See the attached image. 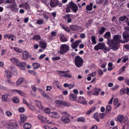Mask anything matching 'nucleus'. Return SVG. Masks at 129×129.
<instances>
[{"instance_id":"1","label":"nucleus","mask_w":129,"mask_h":129,"mask_svg":"<svg viewBox=\"0 0 129 129\" xmlns=\"http://www.w3.org/2000/svg\"><path fill=\"white\" fill-rule=\"evenodd\" d=\"M122 37L125 40H121V36L120 35H116L114 36L112 40L111 39L108 40L107 43L109 47H111L113 50H116L118 49L119 44L120 43H125L129 41L126 40L129 37V34H127L126 31L123 33Z\"/></svg>"},{"instance_id":"2","label":"nucleus","mask_w":129,"mask_h":129,"mask_svg":"<svg viewBox=\"0 0 129 129\" xmlns=\"http://www.w3.org/2000/svg\"><path fill=\"white\" fill-rule=\"evenodd\" d=\"M61 114L63 116L61 117V119L62 121L65 123H68L70 121V118L72 117L70 114L65 111L62 112Z\"/></svg>"},{"instance_id":"3","label":"nucleus","mask_w":129,"mask_h":129,"mask_svg":"<svg viewBox=\"0 0 129 129\" xmlns=\"http://www.w3.org/2000/svg\"><path fill=\"white\" fill-rule=\"evenodd\" d=\"M7 127L9 128L16 129L18 127L17 122L15 119L10 120L7 124Z\"/></svg>"},{"instance_id":"4","label":"nucleus","mask_w":129,"mask_h":129,"mask_svg":"<svg viewBox=\"0 0 129 129\" xmlns=\"http://www.w3.org/2000/svg\"><path fill=\"white\" fill-rule=\"evenodd\" d=\"M94 50L98 51L100 49H103L107 51H109L110 49L107 47L104 43H99L94 47Z\"/></svg>"},{"instance_id":"5","label":"nucleus","mask_w":129,"mask_h":129,"mask_svg":"<svg viewBox=\"0 0 129 129\" xmlns=\"http://www.w3.org/2000/svg\"><path fill=\"white\" fill-rule=\"evenodd\" d=\"M74 61L75 65L78 67H81L83 63V59L79 56L75 57Z\"/></svg>"},{"instance_id":"6","label":"nucleus","mask_w":129,"mask_h":129,"mask_svg":"<svg viewBox=\"0 0 129 129\" xmlns=\"http://www.w3.org/2000/svg\"><path fill=\"white\" fill-rule=\"evenodd\" d=\"M57 71L58 72L59 75L61 77L69 78L72 77L71 74H67L69 72V71L68 70L66 71L58 70Z\"/></svg>"},{"instance_id":"7","label":"nucleus","mask_w":129,"mask_h":129,"mask_svg":"<svg viewBox=\"0 0 129 129\" xmlns=\"http://www.w3.org/2000/svg\"><path fill=\"white\" fill-rule=\"evenodd\" d=\"M69 49L68 46L65 44L62 45L60 47V50L58 52L61 54H63L67 52Z\"/></svg>"},{"instance_id":"8","label":"nucleus","mask_w":129,"mask_h":129,"mask_svg":"<svg viewBox=\"0 0 129 129\" xmlns=\"http://www.w3.org/2000/svg\"><path fill=\"white\" fill-rule=\"evenodd\" d=\"M39 119L42 122L48 124H51L52 122L47 118L44 117L42 115H38V116Z\"/></svg>"},{"instance_id":"9","label":"nucleus","mask_w":129,"mask_h":129,"mask_svg":"<svg viewBox=\"0 0 129 129\" xmlns=\"http://www.w3.org/2000/svg\"><path fill=\"white\" fill-rule=\"evenodd\" d=\"M56 105L58 107L61 106H70V104L68 102H66L58 100L55 101Z\"/></svg>"},{"instance_id":"10","label":"nucleus","mask_w":129,"mask_h":129,"mask_svg":"<svg viewBox=\"0 0 129 129\" xmlns=\"http://www.w3.org/2000/svg\"><path fill=\"white\" fill-rule=\"evenodd\" d=\"M70 7L72 11L74 13H76L78 10V7L76 4H74L72 2L70 3Z\"/></svg>"},{"instance_id":"11","label":"nucleus","mask_w":129,"mask_h":129,"mask_svg":"<svg viewBox=\"0 0 129 129\" xmlns=\"http://www.w3.org/2000/svg\"><path fill=\"white\" fill-rule=\"evenodd\" d=\"M49 116L51 117L54 118H58L60 117L59 113L56 112H53L49 113Z\"/></svg>"},{"instance_id":"12","label":"nucleus","mask_w":129,"mask_h":129,"mask_svg":"<svg viewBox=\"0 0 129 129\" xmlns=\"http://www.w3.org/2000/svg\"><path fill=\"white\" fill-rule=\"evenodd\" d=\"M75 17L74 16L70 14H67L64 16L65 18L67 19V21L68 23L70 22L72 19H74Z\"/></svg>"},{"instance_id":"13","label":"nucleus","mask_w":129,"mask_h":129,"mask_svg":"<svg viewBox=\"0 0 129 129\" xmlns=\"http://www.w3.org/2000/svg\"><path fill=\"white\" fill-rule=\"evenodd\" d=\"M58 0H51L50 2V5L52 7H56L58 4Z\"/></svg>"},{"instance_id":"14","label":"nucleus","mask_w":129,"mask_h":129,"mask_svg":"<svg viewBox=\"0 0 129 129\" xmlns=\"http://www.w3.org/2000/svg\"><path fill=\"white\" fill-rule=\"evenodd\" d=\"M126 91H125V89L124 88H122L120 90V94L121 95H122L125 94L126 92L127 94L128 95L129 93V88L128 87L126 88Z\"/></svg>"},{"instance_id":"15","label":"nucleus","mask_w":129,"mask_h":129,"mask_svg":"<svg viewBox=\"0 0 129 129\" xmlns=\"http://www.w3.org/2000/svg\"><path fill=\"white\" fill-rule=\"evenodd\" d=\"M12 93L14 94H16V93H17L19 95L23 96H24L25 95V93L21 90L13 89L12 90Z\"/></svg>"},{"instance_id":"16","label":"nucleus","mask_w":129,"mask_h":129,"mask_svg":"<svg viewBox=\"0 0 129 129\" xmlns=\"http://www.w3.org/2000/svg\"><path fill=\"white\" fill-rule=\"evenodd\" d=\"M117 119L119 122H121L123 120L125 121V120L126 121H127L128 118L126 116L123 117V115H120L117 117Z\"/></svg>"},{"instance_id":"17","label":"nucleus","mask_w":129,"mask_h":129,"mask_svg":"<svg viewBox=\"0 0 129 129\" xmlns=\"http://www.w3.org/2000/svg\"><path fill=\"white\" fill-rule=\"evenodd\" d=\"M77 102L83 104H86V102L85 99L83 96H79L77 100Z\"/></svg>"},{"instance_id":"18","label":"nucleus","mask_w":129,"mask_h":129,"mask_svg":"<svg viewBox=\"0 0 129 129\" xmlns=\"http://www.w3.org/2000/svg\"><path fill=\"white\" fill-rule=\"evenodd\" d=\"M80 42V40L76 41L72 44L71 45V46L72 48L75 49L77 47L78 45Z\"/></svg>"},{"instance_id":"19","label":"nucleus","mask_w":129,"mask_h":129,"mask_svg":"<svg viewBox=\"0 0 129 129\" xmlns=\"http://www.w3.org/2000/svg\"><path fill=\"white\" fill-rule=\"evenodd\" d=\"M35 104L36 106L38 107L40 109L42 110L43 109L42 106L41 105V102L38 100H36L35 101Z\"/></svg>"},{"instance_id":"20","label":"nucleus","mask_w":129,"mask_h":129,"mask_svg":"<svg viewBox=\"0 0 129 129\" xmlns=\"http://www.w3.org/2000/svg\"><path fill=\"white\" fill-rule=\"evenodd\" d=\"M8 8H10L13 11L15 12H17L18 11V8L17 7V5L16 4L10 5Z\"/></svg>"},{"instance_id":"21","label":"nucleus","mask_w":129,"mask_h":129,"mask_svg":"<svg viewBox=\"0 0 129 129\" xmlns=\"http://www.w3.org/2000/svg\"><path fill=\"white\" fill-rule=\"evenodd\" d=\"M23 58L24 60L26 59L28 57V52L26 51H24L22 52Z\"/></svg>"},{"instance_id":"22","label":"nucleus","mask_w":129,"mask_h":129,"mask_svg":"<svg viewBox=\"0 0 129 129\" xmlns=\"http://www.w3.org/2000/svg\"><path fill=\"white\" fill-rule=\"evenodd\" d=\"M60 41L62 42H65L68 41L67 38L64 36L63 34L60 35Z\"/></svg>"},{"instance_id":"23","label":"nucleus","mask_w":129,"mask_h":129,"mask_svg":"<svg viewBox=\"0 0 129 129\" xmlns=\"http://www.w3.org/2000/svg\"><path fill=\"white\" fill-rule=\"evenodd\" d=\"M10 59L11 61L15 64L16 66L17 65V64H18V63H19L18 59L15 58Z\"/></svg>"},{"instance_id":"24","label":"nucleus","mask_w":129,"mask_h":129,"mask_svg":"<svg viewBox=\"0 0 129 129\" xmlns=\"http://www.w3.org/2000/svg\"><path fill=\"white\" fill-rule=\"evenodd\" d=\"M71 29L73 31H76L78 30L80 27L76 25H71L70 26Z\"/></svg>"},{"instance_id":"25","label":"nucleus","mask_w":129,"mask_h":129,"mask_svg":"<svg viewBox=\"0 0 129 129\" xmlns=\"http://www.w3.org/2000/svg\"><path fill=\"white\" fill-rule=\"evenodd\" d=\"M70 99L73 101L75 100L77 98V95L73 93L70 94L69 95Z\"/></svg>"},{"instance_id":"26","label":"nucleus","mask_w":129,"mask_h":129,"mask_svg":"<svg viewBox=\"0 0 129 129\" xmlns=\"http://www.w3.org/2000/svg\"><path fill=\"white\" fill-rule=\"evenodd\" d=\"M26 116L24 114H20V119L21 122H24L26 120Z\"/></svg>"},{"instance_id":"27","label":"nucleus","mask_w":129,"mask_h":129,"mask_svg":"<svg viewBox=\"0 0 129 129\" xmlns=\"http://www.w3.org/2000/svg\"><path fill=\"white\" fill-rule=\"evenodd\" d=\"M118 102V100L117 99H115L113 102V104L115 106H116V108H117L119 107L121 104L120 103H118L117 104Z\"/></svg>"},{"instance_id":"28","label":"nucleus","mask_w":129,"mask_h":129,"mask_svg":"<svg viewBox=\"0 0 129 129\" xmlns=\"http://www.w3.org/2000/svg\"><path fill=\"white\" fill-rule=\"evenodd\" d=\"M101 90L100 88H96L94 92L92 93V94L94 95H98Z\"/></svg>"},{"instance_id":"29","label":"nucleus","mask_w":129,"mask_h":129,"mask_svg":"<svg viewBox=\"0 0 129 129\" xmlns=\"http://www.w3.org/2000/svg\"><path fill=\"white\" fill-rule=\"evenodd\" d=\"M5 72L7 78H10L11 77L12 74L10 71L8 70H6Z\"/></svg>"},{"instance_id":"30","label":"nucleus","mask_w":129,"mask_h":129,"mask_svg":"<svg viewBox=\"0 0 129 129\" xmlns=\"http://www.w3.org/2000/svg\"><path fill=\"white\" fill-rule=\"evenodd\" d=\"M53 84L54 85H55L58 89H61V86L60 83L58 81H56L54 82L53 83Z\"/></svg>"},{"instance_id":"31","label":"nucleus","mask_w":129,"mask_h":129,"mask_svg":"<svg viewBox=\"0 0 129 129\" xmlns=\"http://www.w3.org/2000/svg\"><path fill=\"white\" fill-rule=\"evenodd\" d=\"M24 78H19L17 81L16 86L19 85L21 83H22L23 80Z\"/></svg>"},{"instance_id":"32","label":"nucleus","mask_w":129,"mask_h":129,"mask_svg":"<svg viewBox=\"0 0 129 129\" xmlns=\"http://www.w3.org/2000/svg\"><path fill=\"white\" fill-rule=\"evenodd\" d=\"M93 4L90 3V4L87 6L86 7V8L87 11H90L92 9V6Z\"/></svg>"},{"instance_id":"33","label":"nucleus","mask_w":129,"mask_h":129,"mask_svg":"<svg viewBox=\"0 0 129 129\" xmlns=\"http://www.w3.org/2000/svg\"><path fill=\"white\" fill-rule=\"evenodd\" d=\"M23 127L25 129H30L31 128V125L29 123H26L24 124Z\"/></svg>"},{"instance_id":"34","label":"nucleus","mask_w":129,"mask_h":129,"mask_svg":"<svg viewBox=\"0 0 129 129\" xmlns=\"http://www.w3.org/2000/svg\"><path fill=\"white\" fill-rule=\"evenodd\" d=\"M110 37V33L109 32H106L104 35V38L107 39L108 40L109 39V38Z\"/></svg>"},{"instance_id":"35","label":"nucleus","mask_w":129,"mask_h":129,"mask_svg":"<svg viewBox=\"0 0 129 129\" xmlns=\"http://www.w3.org/2000/svg\"><path fill=\"white\" fill-rule=\"evenodd\" d=\"M85 121V119L83 117H80L78 118L77 119V122H84Z\"/></svg>"},{"instance_id":"36","label":"nucleus","mask_w":129,"mask_h":129,"mask_svg":"<svg viewBox=\"0 0 129 129\" xmlns=\"http://www.w3.org/2000/svg\"><path fill=\"white\" fill-rule=\"evenodd\" d=\"M95 110V107H93L90 109L89 110H88L86 113V114L87 115H89L90 114L93 112H94Z\"/></svg>"},{"instance_id":"37","label":"nucleus","mask_w":129,"mask_h":129,"mask_svg":"<svg viewBox=\"0 0 129 129\" xmlns=\"http://www.w3.org/2000/svg\"><path fill=\"white\" fill-rule=\"evenodd\" d=\"M9 94L8 93L6 94L3 95L2 98V100L3 101H7L8 96Z\"/></svg>"},{"instance_id":"38","label":"nucleus","mask_w":129,"mask_h":129,"mask_svg":"<svg viewBox=\"0 0 129 129\" xmlns=\"http://www.w3.org/2000/svg\"><path fill=\"white\" fill-rule=\"evenodd\" d=\"M13 102L15 103H18L19 102V100L18 98L16 97H13L12 99Z\"/></svg>"},{"instance_id":"39","label":"nucleus","mask_w":129,"mask_h":129,"mask_svg":"<svg viewBox=\"0 0 129 129\" xmlns=\"http://www.w3.org/2000/svg\"><path fill=\"white\" fill-rule=\"evenodd\" d=\"M26 65V63L25 62H19L18 63L17 66L19 67H25Z\"/></svg>"},{"instance_id":"40","label":"nucleus","mask_w":129,"mask_h":129,"mask_svg":"<svg viewBox=\"0 0 129 129\" xmlns=\"http://www.w3.org/2000/svg\"><path fill=\"white\" fill-rule=\"evenodd\" d=\"M40 45L41 47L45 49L46 47V43L43 42H41L40 43Z\"/></svg>"},{"instance_id":"41","label":"nucleus","mask_w":129,"mask_h":129,"mask_svg":"<svg viewBox=\"0 0 129 129\" xmlns=\"http://www.w3.org/2000/svg\"><path fill=\"white\" fill-rule=\"evenodd\" d=\"M108 70L109 71L113 69V64L112 63L110 62L108 63Z\"/></svg>"},{"instance_id":"42","label":"nucleus","mask_w":129,"mask_h":129,"mask_svg":"<svg viewBox=\"0 0 129 129\" xmlns=\"http://www.w3.org/2000/svg\"><path fill=\"white\" fill-rule=\"evenodd\" d=\"M13 49L14 51L18 53H20L22 51V50L17 47H14Z\"/></svg>"},{"instance_id":"43","label":"nucleus","mask_w":129,"mask_h":129,"mask_svg":"<svg viewBox=\"0 0 129 129\" xmlns=\"http://www.w3.org/2000/svg\"><path fill=\"white\" fill-rule=\"evenodd\" d=\"M14 37V36L12 34H7L5 35L4 37L5 39L7 38H8L9 39H10L12 37Z\"/></svg>"},{"instance_id":"44","label":"nucleus","mask_w":129,"mask_h":129,"mask_svg":"<svg viewBox=\"0 0 129 129\" xmlns=\"http://www.w3.org/2000/svg\"><path fill=\"white\" fill-rule=\"evenodd\" d=\"M105 28L103 27H102L100 28V29L99 31V33L100 34H103L104 32L105 31Z\"/></svg>"},{"instance_id":"45","label":"nucleus","mask_w":129,"mask_h":129,"mask_svg":"<svg viewBox=\"0 0 129 129\" xmlns=\"http://www.w3.org/2000/svg\"><path fill=\"white\" fill-rule=\"evenodd\" d=\"M28 106L30 109L32 111H35L36 110L35 107L32 105L29 104Z\"/></svg>"},{"instance_id":"46","label":"nucleus","mask_w":129,"mask_h":129,"mask_svg":"<svg viewBox=\"0 0 129 129\" xmlns=\"http://www.w3.org/2000/svg\"><path fill=\"white\" fill-rule=\"evenodd\" d=\"M61 27L62 28L65 30L66 31L69 32L70 31L69 28L67 26H64L63 25H62Z\"/></svg>"},{"instance_id":"47","label":"nucleus","mask_w":129,"mask_h":129,"mask_svg":"<svg viewBox=\"0 0 129 129\" xmlns=\"http://www.w3.org/2000/svg\"><path fill=\"white\" fill-rule=\"evenodd\" d=\"M40 39V36L38 35L34 36L33 38V39L36 41L39 40Z\"/></svg>"},{"instance_id":"48","label":"nucleus","mask_w":129,"mask_h":129,"mask_svg":"<svg viewBox=\"0 0 129 129\" xmlns=\"http://www.w3.org/2000/svg\"><path fill=\"white\" fill-rule=\"evenodd\" d=\"M119 20L120 21H123L125 20H127V16H124L122 17H120L119 18Z\"/></svg>"},{"instance_id":"49","label":"nucleus","mask_w":129,"mask_h":129,"mask_svg":"<svg viewBox=\"0 0 129 129\" xmlns=\"http://www.w3.org/2000/svg\"><path fill=\"white\" fill-rule=\"evenodd\" d=\"M43 23L44 21L42 19H38L37 22V23L38 25L42 24Z\"/></svg>"},{"instance_id":"50","label":"nucleus","mask_w":129,"mask_h":129,"mask_svg":"<svg viewBox=\"0 0 129 129\" xmlns=\"http://www.w3.org/2000/svg\"><path fill=\"white\" fill-rule=\"evenodd\" d=\"M93 118L95 119L98 122H100V119L98 117V114L96 113H95L93 115Z\"/></svg>"},{"instance_id":"51","label":"nucleus","mask_w":129,"mask_h":129,"mask_svg":"<svg viewBox=\"0 0 129 129\" xmlns=\"http://www.w3.org/2000/svg\"><path fill=\"white\" fill-rule=\"evenodd\" d=\"M24 6L23 8H24L25 9L28 10L29 9V5L27 3H26L24 4Z\"/></svg>"},{"instance_id":"52","label":"nucleus","mask_w":129,"mask_h":129,"mask_svg":"<svg viewBox=\"0 0 129 129\" xmlns=\"http://www.w3.org/2000/svg\"><path fill=\"white\" fill-rule=\"evenodd\" d=\"M33 65L34 67V69H37L40 66L39 64L37 63H34L33 64Z\"/></svg>"},{"instance_id":"53","label":"nucleus","mask_w":129,"mask_h":129,"mask_svg":"<svg viewBox=\"0 0 129 129\" xmlns=\"http://www.w3.org/2000/svg\"><path fill=\"white\" fill-rule=\"evenodd\" d=\"M126 67L125 66H123L120 69V71L119 72V74H121L122 73L124 72L125 70V69L126 68Z\"/></svg>"},{"instance_id":"54","label":"nucleus","mask_w":129,"mask_h":129,"mask_svg":"<svg viewBox=\"0 0 129 129\" xmlns=\"http://www.w3.org/2000/svg\"><path fill=\"white\" fill-rule=\"evenodd\" d=\"M6 115L7 116H9L12 115V113L10 111H7L5 112Z\"/></svg>"},{"instance_id":"55","label":"nucleus","mask_w":129,"mask_h":129,"mask_svg":"<svg viewBox=\"0 0 129 129\" xmlns=\"http://www.w3.org/2000/svg\"><path fill=\"white\" fill-rule=\"evenodd\" d=\"M91 41L92 43L93 44H96V42L95 41V37L94 36H93L91 37Z\"/></svg>"},{"instance_id":"56","label":"nucleus","mask_w":129,"mask_h":129,"mask_svg":"<svg viewBox=\"0 0 129 129\" xmlns=\"http://www.w3.org/2000/svg\"><path fill=\"white\" fill-rule=\"evenodd\" d=\"M42 94L43 96L44 97L47 99H49V97L48 95L46 93H45L44 92L42 93Z\"/></svg>"},{"instance_id":"57","label":"nucleus","mask_w":129,"mask_h":129,"mask_svg":"<svg viewBox=\"0 0 129 129\" xmlns=\"http://www.w3.org/2000/svg\"><path fill=\"white\" fill-rule=\"evenodd\" d=\"M14 0H7L5 1V3L6 4L7 3L12 4L14 2Z\"/></svg>"},{"instance_id":"58","label":"nucleus","mask_w":129,"mask_h":129,"mask_svg":"<svg viewBox=\"0 0 129 129\" xmlns=\"http://www.w3.org/2000/svg\"><path fill=\"white\" fill-rule=\"evenodd\" d=\"M28 72L29 73L32 74L34 75H36L37 74L36 72L33 70H29Z\"/></svg>"},{"instance_id":"59","label":"nucleus","mask_w":129,"mask_h":129,"mask_svg":"<svg viewBox=\"0 0 129 129\" xmlns=\"http://www.w3.org/2000/svg\"><path fill=\"white\" fill-rule=\"evenodd\" d=\"M128 59V57L127 56H125L122 60L123 62L125 63Z\"/></svg>"},{"instance_id":"60","label":"nucleus","mask_w":129,"mask_h":129,"mask_svg":"<svg viewBox=\"0 0 129 129\" xmlns=\"http://www.w3.org/2000/svg\"><path fill=\"white\" fill-rule=\"evenodd\" d=\"M119 87V86L118 85H116L114 86L111 89L113 91L116 90Z\"/></svg>"},{"instance_id":"61","label":"nucleus","mask_w":129,"mask_h":129,"mask_svg":"<svg viewBox=\"0 0 129 129\" xmlns=\"http://www.w3.org/2000/svg\"><path fill=\"white\" fill-rule=\"evenodd\" d=\"M44 111L45 113L49 114L50 113L51 111L50 109L48 108H47L45 109L44 110Z\"/></svg>"},{"instance_id":"62","label":"nucleus","mask_w":129,"mask_h":129,"mask_svg":"<svg viewBox=\"0 0 129 129\" xmlns=\"http://www.w3.org/2000/svg\"><path fill=\"white\" fill-rule=\"evenodd\" d=\"M52 59L53 60H60V58L58 56H56L52 57Z\"/></svg>"},{"instance_id":"63","label":"nucleus","mask_w":129,"mask_h":129,"mask_svg":"<svg viewBox=\"0 0 129 129\" xmlns=\"http://www.w3.org/2000/svg\"><path fill=\"white\" fill-rule=\"evenodd\" d=\"M111 109V108L110 106V105H108L106 107L107 111H110Z\"/></svg>"},{"instance_id":"64","label":"nucleus","mask_w":129,"mask_h":129,"mask_svg":"<svg viewBox=\"0 0 129 129\" xmlns=\"http://www.w3.org/2000/svg\"><path fill=\"white\" fill-rule=\"evenodd\" d=\"M96 74V72H94L89 74V75L91 77H94Z\"/></svg>"}]
</instances>
